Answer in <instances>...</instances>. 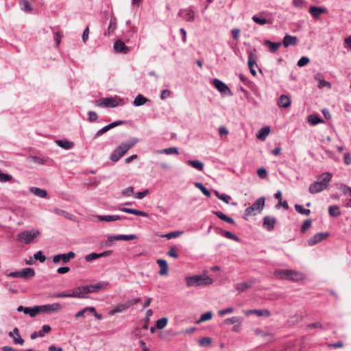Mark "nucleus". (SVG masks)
Listing matches in <instances>:
<instances>
[{"label": "nucleus", "instance_id": "30", "mask_svg": "<svg viewBox=\"0 0 351 351\" xmlns=\"http://www.w3.org/2000/svg\"><path fill=\"white\" fill-rule=\"evenodd\" d=\"M99 221H106V222H109V221H117V220H120L122 219V217L119 215H97L95 217Z\"/></svg>", "mask_w": 351, "mask_h": 351}, {"label": "nucleus", "instance_id": "41", "mask_svg": "<svg viewBox=\"0 0 351 351\" xmlns=\"http://www.w3.org/2000/svg\"><path fill=\"white\" fill-rule=\"evenodd\" d=\"M95 311V307H86L85 308H84L83 310L77 312L75 317L76 318H78V317H84L85 316V313L86 312H90V313H93Z\"/></svg>", "mask_w": 351, "mask_h": 351}, {"label": "nucleus", "instance_id": "48", "mask_svg": "<svg viewBox=\"0 0 351 351\" xmlns=\"http://www.w3.org/2000/svg\"><path fill=\"white\" fill-rule=\"evenodd\" d=\"M213 317V313L211 311L206 312L201 315L199 319L197 322V324L203 322L210 320Z\"/></svg>", "mask_w": 351, "mask_h": 351}, {"label": "nucleus", "instance_id": "33", "mask_svg": "<svg viewBox=\"0 0 351 351\" xmlns=\"http://www.w3.org/2000/svg\"><path fill=\"white\" fill-rule=\"evenodd\" d=\"M291 104V99L287 95H281L280 97V101L278 102V106L282 108H287Z\"/></svg>", "mask_w": 351, "mask_h": 351}, {"label": "nucleus", "instance_id": "7", "mask_svg": "<svg viewBox=\"0 0 351 351\" xmlns=\"http://www.w3.org/2000/svg\"><path fill=\"white\" fill-rule=\"evenodd\" d=\"M38 230L23 231L17 236L18 240L25 244H29L39 235Z\"/></svg>", "mask_w": 351, "mask_h": 351}, {"label": "nucleus", "instance_id": "37", "mask_svg": "<svg viewBox=\"0 0 351 351\" xmlns=\"http://www.w3.org/2000/svg\"><path fill=\"white\" fill-rule=\"evenodd\" d=\"M30 191L35 195L40 197H45L47 195V191L40 188L32 187L30 189Z\"/></svg>", "mask_w": 351, "mask_h": 351}, {"label": "nucleus", "instance_id": "53", "mask_svg": "<svg viewBox=\"0 0 351 351\" xmlns=\"http://www.w3.org/2000/svg\"><path fill=\"white\" fill-rule=\"evenodd\" d=\"M216 196L226 204H228L231 199V197L226 194H220L218 191H215Z\"/></svg>", "mask_w": 351, "mask_h": 351}, {"label": "nucleus", "instance_id": "6", "mask_svg": "<svg viewBox=\"0 0 351 351\" xmlns=\"http://www.w3.org/2000/svg\"><path fill=\"white\" fill-rule=\"evenodd\" d=\"M331 177H324L321 181L315 182L309 186V192L312 194L317 193L327 188Z\"/></svg>", "mask_w": 351, "mask_h": 351}, {"label": "nucleus", "instance_id": "59", "mask_svg": "<svg viewBox=\"0 0 351 351\" xmlns=\"http://www.w3.org/2000/svg\"><path fill=\"white\" fill-rule=\"evenodd\" d=\"M310 60L308 57H302L298 62V66L300 67L306 65L309 62Z\"/></svg>", "mask_w": 351, "mask_h": 351}, {"label": "nucleus", "instance_id": "49", "mask_svg": "<svg viewBox=\"0 0 351 351\" xmlns=\"http://www.w3.org/2000/svg\"><path fill=\"white\" fill-rule=\"evenodd\" d=\"M212 339L210 337H203L198 341L200 346L208 347L210 346Z\"/></svg>", "mask_w": 351, "mask_h": 351}, {"label": "nucleus", "instance_id": "16", "mask_svg": "<svg viewBox=\"0 0 351 351\" xmlns=\"http://www.w3.org/2000/svg\"><path fill=\"white\" fill-rule=\"evenodd\" d=\"M328 236L329 234L327 232L317 233L308 239V243L310 246L314 245L326 239Z\"/></svg>", "mask_w": 351, "mask_h": 351}, {"label": "nucleus", "instance_id": "52", "mask_svg": "<svg viewBox=\"0 0 351 351\" xmlns=\"http://www.w3.org/2000/svg\"><path fill=\"white\" fill-rule=\"evenodd\" d=\"M195 185L197 188H198L199 190H201L202 193L204 194L206 197L210 196V191L205 186H204L201 183L196 182L195 184Z\"/></svg>", "mask_w": 351, "mask_h": 351}, {"label": "nucleus", "instance_id": "44", "mask_svg": "<svg viewBox=\"0 0 351 351\" xmlns=\"http://www.w3.org/2000/svg\"><path fill=\"white\" fill-rule=\"evenodd\" d=\"M328 213L332 217H338L341 214L339 208L337 206H330L328 208Z\"/></svg>", "mask_w": 351, "mask_h": 351}, {"label": "nucleus", "instance_id": "55", "mask_svg": "<svg viewBox=\"0 0 351 351\" xmlns=\"http://www.w3.org/2000/svg\"><path fill=\"white\" fill-rule=\"evenodd\" d=\"M160 153L166 154H178L179 152L176 147H172L162 149L160 151Z\"/></svg>", "mask_w": 351, "mask_h": 351}, {"label": "nucleus", "instance_id": "8", "mask_svg": "<svg viewBox=\"0 0 351 351\" xmlns=\"http://www.w3.org/2000/svg\"><path fill=\"white\" fill-rule=\"evenodd\" d=\"M8 276L14 278H23L24 279H30L35 276V271L32 268H25L21 271L10 272Z\"/></svg>", "mask_w": 351, "mask_h": 351}, {"label": "nucleus", "instance_id": "35", "mask_svg": "<svg viewBox=\"0 0 351 351\" xmlns=\"http://www.w3.org/2000/svg\"><path fill=\"white\" fill-rule=\"evenodd\" d=\"M56 143L60 147L66 149H71L74 145V143L73 142L69 141L67 140H58L56 141Z\"/></svg>", "mask_w": 351, "mask_h": 351}, {"label": "nucleus", "instance_id": "31", "mask_svg": "<svg viewBox=\"0 0 351 351\" xmlns=\"http://www.w3.org/2000/svg\"><path fill=\"white\" fill-rule=\"evenodd\" d=\"M282 43L280 42L273 43L270 40H265V45L267 46L269 51L272 53H275L278 51L279 47L281 46Z\"/></svg>", "mask_w": 351, "mask_h": 351}, {"label": "nucleus", "instance_id": "19", "mask_svg": "<svg viewBox=\"0 0 351 351\" xmlns=\"http://www.w3.org/2000/svg\"><path fill=\"white\" fill-rule=\"evenodd\" d=\"M112 254V251H111V250L105 251V252L99 253V254L91 253L85 256V260L86 261L89 262V261H92L96 260L99 258L110 256Z\"/></svg>", "mask_w": 351, "mask_h": 351}, {"label": "nucleus", "instance_id": "14", "mask_svg": "<svg viewBox=\"0 0 351 351\" xmlns=\"http://www.w3.org/2000/svg\"><path fill=\"white\" fill-rule=\"evenodd\" d=\"M90 293V289L88 288V286L78 287L74 289L71 293L72 298H82L84 297V295Z\"/></svg>", "mask_w": 351, "mask_h": 351}, {"label": "nucleus", "instance_id": "28", "mask_svg": "<svg viewBox=\"0 0 351 351\" xmlns=\"http://www.w3.org/2000/svg\"><path fill=\"white\" fill-rule=\"evenodd\" d=\"M108 283L106 282H99L95 285H87L88 286V288H89L90 289V293H94V292H97L99 290H102V289H105L107 286H108Z\"/></svg>", "mask_w": 351, "mask_h": 351}, {"label": "nucleus", "instance_id": "62", "mask_svg": "<svg viewBox=\"0 0 351 351\" xmlns=\"http://www.w3.org/2000/svg\"><path fill=\"white\" fill-rule=\"evenodd\" d=\"M223 235L229 239H232V240H234V241L239 240V238L237 236L234 235V234L231 233L229 231H225Z\"/></svg>", "mask_w": 351, "mask_h": 351}, {"label": "nucleus", "instance_id": "5", "mask_svg": "<svg viewBox=\"0 0 351 351\" xmlns=\"http://www.w3.org/2000/svg\"><path fill=\"white\" fill-rule=\"evenodd\" d=\"M265 206V198L260 197L256 200V202L251 206L247 208L245 210L243 218L247 220L248 217L252 215H256L260 213L263 209Z\"/></svg>", "mask_w": 351, "mask_h": 351}, {"label": "nucleus", "instance_id": "2", "mask_svg": "<svg viewBox=\"0 0 351 351\" xmlns=\"http://www.w3.org/2000/svg\"><path fill=\"white\" fill-rule=\"evenodd\" d=\"M137 142L138 139L134 138L128 142L122 143L113 151L110 156V160L113 162L118 161Z\"/></svg>", "mask_w": 351, "mask_h": 351}, {"label": "nucleus", "instance_id": "25", "mask_svg": "<svg viewBox=\"0 0 351 351\" xmlns=\"http://www.w3.org/2000/svg\"><path fill=\"white\" fill-rule=\"evenodd\" d=\"M156 263L160 267V270L158 271L159 275H167L169 272V268L167 261L164 259H158Z\"/></svg>", "mask_w": 351, "mask_h": 351}, {"label": "nucleus", "instance_id": "1", "mask_svg": "<svg viewBox=\"0 0 351 351\" xmlns=\"http://www.w3.org/2000/svg\"><path fill=\"white\" fill-rule=\"evenodd\" d=\"M274 274L278 279L293 282H299L304 279V274L291 269H276Z\"/></svg>", "mask_w": 351, "mask_h": 351}, {"label": "nucleus", "instance_id": "45", "mask_svg": "<svg viewBox=\"0 0 351 351\" xmlns=\"http://www.w3.org/2000/svg\"><path fill=\"white\" fill-rule=\"evenodd\" d=\"M117 28V21L115 18H112L110 21L109 25L108 27V34L110 35Z\"/></svg>", "mask_w": 351, "mask_h": 351}, {"label": "nucleus", "instance_id": "12", "mask_svg": "<svg viewBox=\"0 0 351 351\" xmlns=\"http://www.w3.org/2000/svg\"><path fill=\"white\" fill-rule=\"evenodd\" d=\"M256 49L248 51V61L247 65L250 69V71L253 76L256 75V72L254 69V66L256 65L257 56L256 54Z\"/></svg>", "mask_w": 351, "mask_h": 351}, {"label": "nucleus", "instance_id": "57", "mask_svg": "<svg viewBox=\"0 0 351 351\" xmlns=\"http://www.w3.org/2000/svg\"><path fill=\"white\" fill-rule=\"evenodd\" d=\"M234 312V308L228 307L225 309H222L218 311V314L220 316H223L226 314H230Z\"/></svg>", "mask_w": 351, "mask_h": 351}, {"label": "nucleus", "instance_id": "42", "mask_svg": "<svg viewBox=\"0 0 351 351\" xmlns=\"http://www.w3.org/2000/svg\"><path fill=\"white\" fill-rule=\"evenodd\" d=\"M215 215L217 216V217H219L220 219H221V220H223L224 221H226V222L230 223H234V220L232 218L226 216V215H224L221 212H219H219H216Z\"/></svg>", "mask_w": 351, "mask_h": 351}, {"label": "nucleus", "instance_id": "3", "mask_svg": "<svg viewBox=\"0 0 351 351\" xmlns=\"http://www.w3.org/2000/svg\"><path fill=\"white\" fill-rule=\"evenodd\" d=\"M137 142L138 139L134 138L128 142L122 143L113 151L110 156V160L113 162L118 161Z\"/></svg>", "mask_w": 351, "mask_h": 351}, {"label": "nucleus", "instance_id": "11", "mask_svg": "<svg viewBox=\"0 0 351 351\" xmlns=\"http://www.w3.org/2000/svg\"><path fill=\"white\" fill-rule=\"evenodd\" d=\"M95 106L105 108H114L118 106V102L113 97H105L95 101Z\"/></svg>", "mask_w": 351, "mask_h": 351}, {"label": "nucleus", "instance_id": "18", "mask_svg": "<svg viewBox=\"0 0 351 351\" xmlns=\"http://www.w3.org/2000/svg\"><path fill=\"white\" fill-rule=\"evenodd\" d=\"M276 219L274 217L265 216L263 219V226L268 231H271L274 228Z\"/></svg>", "mask_w": 351, "mask_h": 351}, {"label": "nucleus", "instance_id": "15", "mask_svg": "<svg viewBox=\"0 0 351 351\" xmlns=\"http://www.w3.org/2000/svg\"><path fill=\"white\" fill-rule=\"evenodd\" d=\"M137 237L135 234H130V235H117V236H110L108 237V241L106 243L107 245H110L111 243L114 241H130L133 239H136Z\"/></svg>", "mask_w": 351, "mask_h": 351}, {"label": "nucleus", "instance_id": "58", "mask_svg": "<svg viewBox=\"0 0 351 351\" xmlns=\"http://www.w3.org/2000/svg\"><path fill=\"white\" fill-rule=\"evenodd\" d=\"M34 257L36 260H39L41 263H44L46 260V257L43 254L41 251H38L34 254Z\"/></svg>", "mask_w": 351, "mask_h": 351}, {"label": "nucleus", "instance_id": "60", "mask_svg": "<svg viewBox=\"0 0 351 351\" xmlns=\"http://www.w3.org/2000/svg\"><path fill=\"white\" fill-rule=\"evenodd\" d=\"M252 20L259 25H265L267 23V20L265 19L260 18L256 15L252 17Z\"/></svg>", "mask_w": 351, "mask_h": 351}, {"label": "nucleus", "instance_id": "20", "mask_svg": "<svg viewBox=\"0 0 351 351\" xmlns=\"http://www.w3.org/2000/svg\"><path fill=\"white\" fill-rule=\"evenodd\" d=\"M124 123V121H114V122H112L106 126H104V128H102L101 129H100L99 131H97V132L95 134V136L96 137H98L101 135H102L104 133L106 132L107 131H108L109 130L116 127V126H119V125H121L122 124Z\"/></svg>", "mask_w": 351, "mask_h": 351}, {"label": "nucleus", "instance_id": "40", "mask_svg": "<svg viewBox=\"0 0 351 351\" xmlns=\"http://www.w3.org/2000/svg\"><path fill=\"white\" fill-rule=\"evenodd\" d=\"M242 322V318L240 317H232L230 318H227L224 319L223 323L227 325H231L236 323L241 324Z\"/></svg>", "mask_w": 351, "mask_h": 351}, {"label": "nucleus", "instance_id": "23", "mask_svg": "<svg viewBox=\"0 0 351 351\" xmlns=\"http://www.w3.org/2000/svg\"><path fill=\"white\" fill-rule=\"evenodd\" d=\"M9 336L13 338V341L15 344L23 345L24 343V339L21 337L17 328H14L13 331L10 332Z\"/></svg>", "mask_w": 351, "mask_h": 351}, {"label": "nucleus", "instance_id": "38", "mask_svg": "<svg viewBox=\"0 0 351 351\" xmlns=\"http://www.w3.org/2000/svg\"><path fill=\"white\" fill-rule=\"evenodd\" d=\"M187 163L193 168L199 171H202L204 166V163L199 160H188Z\"/></svg>", "mask_w": 351, "mask_h": 351}, {"label": "nucleus", "instance_id": "17", "mask_svg": "<svg viewBox=\"0 0 351 351\" xmlns=\"http://www.w3.org/2000/svg\"><path fill=\"white\" fill-rule=\"evenodd\" d=\"M178 15L182 16L186 21H193L195 20V12L190 8L180 10Z\"/></svg>", "mask_w": 351, "mask_h": 351}, {"label": "nucleus", "instance_id": "63", "mask_svg": "<svg viewBox=\"0 0 351 351\" xmlns=\"http://www.w3.org/2000/svg\"><path fill=\"white\" fill-rule=\"evenodd\" d=\"M133 193L134 188L132 186L125 189L122 192L123 195L127 197L131 196L133 194Z\"/></svg>", "mask_w": 351, "mask_h": 351}, {"label": "nucleus", "instance_id": "27", "mask_svg": "<svg viewBox=\"0 0 351 351\" xmlns=\"http://www.w3.org/2000/svg\"><path fill=\"white\" fill-rule=\"evenodd\" d=\"M119 210L122 212L126 213L133 214V215L142 216V217H147L149 216V215L147 213H145L144 211L138 210L136 209L128 208L125 207H123V208H119Z\"/></svg>", "mask_w": 351, "mask_h": 351}, {"label": "nucleus", "instance_id": "26", "mask_svg": "<svg viewBox=\"0 0 351 351\" xmlns=\"http://www.w3.org/2000/svg\"><path fill=\"white\" fill-rule=\"evenodd\" d=\"M298 38L296 36L286 34L282 40V45L285 47L290 45L295 46L297 44Z\"/></svg>", "mask_w": 351, "mask_h": 351}, {"label": "nucleus", "instance_id": "54", "mask_svg": "<svg viewBox=\"0 0 351 351\" xmlns=\"http://www.w3.org/2000/svg\"><path fill=\"white\" fill-rule=\"evenodd\" d=\"M295 209L298 213L302 215H308L310 214V210L304 209L302 206L298 204L295 205Z\"/></svg>", "mask_w": 351, "mask_h": 351}, {"label": "nucleus", "instance_id": "4", "mask_svg": "<svg viewBox=\"0 0 351 351\" xmlns=\"http://www.w3.org/2000/svg\"><path fill=\"white\" fill-rule=\"evenodd\" d=\"M186 281L188 287L210 285L213 283V280L205 275L189 276Z\"/></svg>", "mask_w": 351, "mask_h": 351}, {"label": "nucleus", "instance_id": "24", "mask_svg": "<svg viewBox=\"0 0 351 351\" xmlns=\"http://www.w3.org/2000/svg\"><path fill=\"white\" fill-rule=\"evenodd\" d=\"M256 282L255 279H250L248 282L238 283L235 285V289L239 292H243L252 287Z\"/></svg>", "mask_w": 351, "mask_h": 351}, {"label": "nucleus", "instance_id": "56", "mask_svg": "<svg viewBox=\"0 0 351 351\" xmlns=\"http://www.w3.org/2000/svg\"><path fill=\"white\" fill-rule=\"evenodd\" d=\"M21 5H23L22 10L25 12H31L32 10V7L29 4V3L25 0L21 1Z\"/></svg>", "mask_w": 351, "mask_h": 351}, {"label": "nucleus", "instance_id": "9", "mask_svg": "<svg viewBox=\"0 0 351 351\" xmlns=\"http://www.w3.org/2000/svg\"><path fill=\"white\" fill-rule=\"evenodd\" d=\"M39 313H51L58 312L62 308V306L59 303H53L38 306Z\"/></svg>", "mask_w": 351, "mask_h": 351}, {"label": "nucleus", "instance_id": "36", "mask_svg": "<svg viewBox=\"0 0 351 351\" xmlns=\"http://www.w3.org/2000/svg\"><path fill=\"white\" fill-rule=\"evenodd\" d=\"M24 313L29 315L31 317H34L39 313L38 307V306H35L33 308L26 307Z\"/></svg>", "mask_w": 351, "mask_h": 351}, {"label": "nucleus", "instance_id": "29", "mask_svg": "<svg viewBox=\"0 0 351 351\" xmlns=\"http://www.w3.org/2000/svg\"><path fill=\"white\" fill-rule=\"evenodd\" d=\"M309 12L314 18L318 19L322 14L326 12V9L321 7L311 6L310 7Z\"/></svg>", "mask_w": 351, "mask_h": 351}, {"label": "nucleus", "instance_id": "43", "mask_svg": "<svg viewBox=\"0 0 351 351\" xmlns=\"http://www.w3.org/2000/svg\"><path fill=\"white\" fill-rule=\"evenodd\" d=\"M183 234L182 231H174L167 233L166 234L161 235V237L167 238V239H171L173 238H176Z\"/></svg>", "mask_w": 351, "mask_h": 351}, {"label": "nucleus", "instance_id": "51", "mask_svg": "<svg viewBox=\"0 0 351 351\" xmlns=\"http://www.w3.org/2000/svg\"><path fill=\"white\" fill-rule=\"evenodd\" d=\"M178 250V249L176 246H172L167 252V254L173 258H178L179 256Z\"/></svg>", "mask_w": 351, "mask_h": 351}, {"label": "nucleus", "instance_id": "22", "mask_svg": "<svg viewBox=\"0 0 351 351\" xmlns=\"http://www.w3.org/2000/svg\"><path fill=\"white\" fill-rule=\"evenodd\" d=\"M114 49L117 53H128L130 51L129 47L128 46H126L125 44L120 40L114 42Z\"/></svg>", "mask_w": 351, "mask_h": 351}, {"label": "nucleus", "instance_id": "21", "mask_svg": "<svg viewBox=\"0 0 351 351\" xmlns=\"http://www.w3.org/2000/svg\"><path fill=\"white\" fill-rule=\"evenodd\" d=\"M213 84L215 87L221 93H226L227 92H230L228 86L223 83L222 81L218 79H214L213 81Z\"/></svg>", "mask_w": 351, "mask_h": 351}, {"label": "nucleus", "instance_id": "46", "mask_svg": "<svg viewBox=\"0 0 351 351\" xmlns=\"http://www.w3.org/2000/svg\"><path fill=\"white\" fill-rule=\"evenodd\" d=\"M254 314H255L259 317L263 316V317H269L271 315L269 311H268L267 309H263V310L254 309Z\"/></svg>", "mask_w": 351, "mask_h": 351}, {"label": "nucleus", "instance_id": "13", "mask_svg": "<svg viewBox=\"0 0 351 351\" xmlns=\"http://www.w3.org/2000/svg\"><path fill=\"white\" fill-rule=\"evenodd\" d=\"M75 257V254L73 252H69L66 254H60L53 256V262L54 263H58L60 261H62L63 263H67Z\"/></svg>", "mask_w": 351, "mask_h": 351}, {"label": "nucleus", "instance_id": "34", "mask_svg": "<svg viewBox=\"0 0 351 351\" xmlns=\"http://www.w3.org/2000/svg\"><path fill=\"white\" fill-rule=\"evenodd\" d=\"M147 101H149L148 99L142 95H138L134 99L133 104L135 106H141L145 104Z\"/></svg>", "mask_w": 351, "mask_h": 351}, {"label": "nucleus", "instance_id": "47", "mask_svg": "<svg viewBox=\"0 0 351 351\" xmlns=\"http://www.w3.org/2000/svg\"><path fill=\"white\" fill-rule=\"evenodd\" d=\"M168 323V319L167 317H162L159 319L156 322V327L158 329L164 328Z\"/></svg>", "mask_w": 351, "mask_h": 351}, {"label": "nucleus", "instance_id": "10", "mask_svg": "<svg viewBox=\"0 0 351 351\" xmlns=\"http://www.w3.org/2000/svg\"><path fill=\"white\" fill-rule=\"evenodd\" d=\"M140 298H136L134 300H129L124 304H120L117 305L113 310H112L110 313V315H114L116 313L125 311L130 308L132 305L140 302Z\"/></svg>", "mask_w": 351, "mask_h": 351}, {"label": "nucleus", "instance_id": "64", "mask_svg": "<svg viewBox=\"0 0 351 351\" xmlns=\"http://www.w3.org/2000/svg\"><path fill=\"white\" fill-rule=\"evenodd\" d=\"M88 120L90 121H95L98 118L97 114L95 112L90 111V112H88Z\"/></svg>", "mask_w": 351, "mask_h": 351}, {"label": "nucleus", "instance_id": "50", "mask_svg": "<svg viewBox=\"0 0 351 351\" xmlns=\"http://www.w3.org/2000/svg\"><path fill=\"white\" fill-rule=\"evenodd\" d=\"M51 330V328L49 325H44L43 326L40 330L38 331V335H40V337H43L45 335Z\"/></svg>", "mask_w": 351, "mask_h": 351}, {"label": "nucleus", "instance_id": "32", "mask_svg": "<svg viewBox=\"0 0 351 351\" xmlns=\"http://www.w3.org/2000/svg\"><path fill=\"white\" fill-rule=\"evenodd\" d=\"M269 132L270 128L269 126L263 127L258 130V133L256 134V137L258 139L265 140L266 136L269 134Z\"/></svg>", "mask_w": 351, "mask_h": 351}, {"label": "nucleus", "instance_id": "39", "mask_svg": "<svg viewBox=\"0 0 351 351\" xmlns=\"http://www.w3.org/2000/svg\"><path fill=\"white\" fill-rule=\"evenodd\" d=\"M308 121L311 124V125H317L319 123H323L324 122V120L321 118H319L318 116L317 115H315V114H311L308 116Z\"/></svg>", "mask_w": 351, "mask_h": 351}, {"label": "nucleus", "instance_id": "61", "mask_svg": "<svg viewBox=\"0 0 351 351\" xmlns=\"http://www.w3.org/2000/svg\"><path fill=\"white\" fill-rule=\"evenodd\" d=\"M311 226V221L310 219H306L304 221L302 226L301 228L302 232H304L307 229H308Z\"/></svg>", "mask_w": 351, "mask_h": 351}]
</instances>
